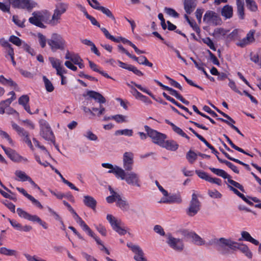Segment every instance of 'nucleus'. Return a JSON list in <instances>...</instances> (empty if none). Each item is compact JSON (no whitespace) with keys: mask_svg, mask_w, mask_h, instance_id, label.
I'll return each mask as SVG.
<instances>
[{"mask_svg":"<svg viewBox=\"0 0 261 261\" xmlns=\"http://www.w3.org/2000/svg\"><path fill=\"white\" fill-rule=\"evenodd\" d=\"M15 175L18 177L15 179L21 181H28L30 177L27 175V174L21 170H16L15 172Z\"/></svg>","mask_w":261,"mask_h":261,"instance_id":"21","label":"nucleus"},{"mask_svg":"<svg viewBox=\"0 0 261 261\" xmlns=\"http://www.w3.org/2000/svg\"><path fill=\"white\" fill-rule=\"evenodd\" d=\"M22 48L25 51L31 54L32 56H34L35 55L34 49L27 43L23 42Z\"/></svg>","mask_w":261,"mask_h":261,"instance_id":"56","label":"nucleus"},{"mask_svg":"<svg viewBox=\"0 0 261 261\" xmlns=\"http://www.w3.org/2000/svg\"><path fill=\"white\" fill-rule=\"evenodd\" d=\"M218 160L221 163L225 164L227 166H228L229 168H230L236 173H237V174L239 173V170H238L237 167L236 166L233 164H232L231 162H230L227 160H222V159H220L219 157H218Z\"/></svg>","mask_w":261,"mask_h":261,"instance_id":"23","label":"nucleus"},{"mask_svg":"<svg viewBox=\"0 0 261 261\" xmlns=\"http://www.w3.org/2000/svg\"><path fill=\"white\" fill-rule=\"evenodd\" d=\"M17 213L18 216L22 218L34 222L37 215H32L24 211L21 208H17Z\"/></svg>","mask_w":261,"mask_h":261,"instance_id":"16","label":"nucleus"},{"mask_svg":"<svg viewBox=\"0 0 261 261\" xmlns=\"http://www.w3.org/2000/svg\"><path fill=\"white\" fill-rule=\"evenodd\" d=\"M101 166L104 168L110 169V170L108 171V173H113L115 175L116 177L117 174L115 171L117 170L118 168H120V167L117 166H115L114 167L112 164L109 163H102L101 164Z\"/></svg>","mask_w":261,"mask_h":261,"instance_id":"33","label":"nucleus"},{"mask_svg":"<svg viewBox=\"0 0 261 261\" xmlns=\"http://www.w3.org/2000/svg\"><path fill=\"white\" fill-rule=\"evenodd\" d=\"M43 80L46 91L48 92H51L54 90V87L51 82L45 76H43Z\"/></svg>","mask_w":261,"mask_h":261,"instance_id":"29","label":"nucleus"},{"mask_svg":"<svg viewBox=\"0 0 261 261\" xmlns=\"http://www.w3.org/2000/svg\"><path fill=\"white\" fill-rule=\"evenodd\" d=\"M221 14L226 19L230 18L233 15L232 7L228 5L224 6L221 10Z\"/></svg>","mask_w":261,"mask_h":261,"instance_id":"18","label":"nucleus"},{"mask_svg":"<svg viewBox=\"0 0 261 261\" xmlns=\"http://www.w3.org/2000/svg\"><path fill=\"white\" fill-rule=\"evenodd\" d=\"M39 42L42 48L45 47L46 46V40L45 37L41 33L38 34Z\"/></svg>","mask_w":261,"mask_h":261,"instance_id":"57","label":"nucleus"},{"mask_svg":"<svg viewBox=\"0 0 261 261\" xmlns=\"http://www.w3.org/2000/svg\"><path fill=\"white\" fill-rule=\"evenodd\" d=\"M238 31L234 30L231 33L227 35V38L229 41L234 40L238 39Z\"/></svg>","mask_w":261,"mask_h":261,"instance_id":"54","label":"nucleus"},{"mask_svg":"<svg viewBox=\"0 0 261 261\" xmlns=\"http://www.w3.org/2000/svg\"><path fill=\"white\" fill-rule=\"evenodd\" d=\"M63 203L68 208L69 211H70L71 213L73 214V218L75 221L80 217L68 202L64 200Z\"/></svg>","mask_w":261,"mask_h":261,"instance_id":"43","label":"nucleus"},{"mask_svg":"<svg viewBox=\"0 0 261 261\" xmlns=\"http://www.w3.org/2000/svg\"><path fill=\"white\" fill-rule=\"evenodd\" d=\"M84 136L91 141H96L98 139L96 135L94 134L91 131L88 130Z\"/></svg>","mask_w":261,"mask_h":261,"instance_id":"53","label":"nucleus"},{"mask_svg":"<svg viewBox=\"0 0 261 261\" xmlns=\"http://www.w3.org/2000/svg\"><path fill=\"white\" fill-rule=\"evenodd\" d=\"M209 169L214 174L223 177L224 179H227L230 177V175L228 174L224 170L220 169H217L213 167H210Z\"/></svg>","mask_w":261,"mask_h":261,"instance_id":"19","label":"nucleus"},{"mask_svg":"<svg viewBox=\"0 0 261 261\" xmlns=\"http://www.w3.org/2000/svg\"><path fill=\"white\" fill-rule=\"evenodd\" d=\"M117 205L121 208L122 210L127 211L129 208V204L126 202V201L122 199L120 195H117Z\"/></svg>","mask_w":261,"mask_h":261,"instance_id":"20","label":"nucleus"},{"mask_svg":"<svg viewBox=\"0 0 261 261\" xmlns=\"http://www.w3.org/2000/svg\"><path fill=\"white\" fill-rule=\"evenodd\" d=\"M169 203H180L182 201L181 197L179 195L172 194L168 196Z\"/></svg>","mask_w":261,"mask_h":261,"instance_id":"32","label":"nucleus"},{"mask_svg":"<svg viewBox=\"0 0 261 261\" xmlns=\"http://www.w3.org/2000/svg\"><path fill=\"white\" fill-rule=\"evenodd\" d=\"M203 21L207 23L213 25H220L222 23V20L219 15L213 11H207L203 16Z\"/></svg>","mask_w":261,"mask_h":261,"instance_id":"9","label":"nucleus"},{"mask_svg":"<svg viewBox=\"0 0 261 261\" xmlns=\"http://www.w3.org/2000/svg\"><path fill=\"white\" fill-rule=\"evenodd\" d=\"M237 5V13L239 17L241 19H244L245 16L244 13V2H239Z\"/></svg>","mask_w":261,"mask_h":261,"instance_id":"28","label":"nucleus"},{"mask_svg":"<svg viewBox=\"0 0 261 261\" xmlns=\"http://www.w3.org/2000/svg\"><path fill=\"white\" fill-rule=\"evenodd\" d=\"M133 132L132 129H124L122 130H117L115 132V135H125L127 136H132L133 135Z\"/></svg>","mask_w":261,"mask_h":261,"instance_id":"36","label":"nucleus"},{"mask_svg":"<svg viewBox=\"0 0 261 261\" xmlns=\"http://www.w3.org/2000/svg\"><path fill=\"white\" fill-rule=\"evenodd\" d=\"M218 120L226 123L227 124L229 125L233 129L236 130L239 135L244 137V135L241 132L239 129L232 124H231L227 120H225L222 118H218Z\"/></svg>","mask_w":261,"mask_h":261,"instance_id":"44","label":"nucleus"},{"mask_svg":"<svg viewBox=\"0 0 261 261\" xmlns=\"http://www.w3.org/2000/svg\"><path fill=\"white\" fill-rule=\"evenodd\" d=\"M29 101V97L27 95H23L18 99V103L22 106L26 105Z\"/></svg>","mask_w":261,"mask_h":261,"instance_id":"51","label":"nucleus"},{"mask_svg":"<svg viewBox=\"0 0 261 261\" xmlns=\"http://www.w3.org/2000/svg\"><path fill=\"white\" fill-rule=\"evenodd\" d=\"M122 42L124 44H127L132 46L134 49L135 52L138 55L144 54L145 53L144 51L139 49L134 43L125 38L123 37Z\"/></svg>","mask_w":261,"mask_h":261,"instance_id":"30","label":"nucleus"},{"mask_svg":"<svg viewBox=\"0 0 261 261\" xmlns=\"http://www.w3.org/2000/svg\"><path fill=\"white\" fill-rule=\"evenodd\" d=\"M13 21L15 23V24L18 25V27L20 28H24L25 27V25L24 24V21H21L17 16L14 15L13 16Z\"/></svg>","mask_w":261,"mask_h":261,"instance_id":"62","label":"nucleus"},{"mask_svg":"<svg viewBox=\"0 0 261 261\" xmlns=\"http://www.w3.org/2000/svg\"><path fill=\"white\" fill-rule=\"evenodd\" d=\"M181 235L185 237L186 239H191L192 236L194 232L190 231L186 229H184L180 231Z\"/></svg>","mask_w":261,"mask_h":261,"instance_id":"60","label":"nucleus"},{"mask_svg":"<svg viewBox=\"0 0 261 261\" xmlns=\"http://www.w3.org/2000/svg\"><path fill=\"white\" fill-rule=\"evenodd\" d=\"M47 43L51 50L55 51L57 49L63 50L65 48L66 42L60 35L54 33L51 35V39L48 40Z\"/></svg>","mask_w":261,"mask_h":261,"instance_id":"5","label":"nucleus"},{"mask_svg":"<svg viewBox=\"0 0 261 261\" xmlns=\"http://www.w3.org/2000/svg\"><path fill=\"white\" fill-rule=\"evenodd\" d=\"M227 181L231 185L233 186L234 187H236L237 188H238L242 192H245L244 187L241 184H240L239 182L231 179V176H230V177H229V178H228Z\"/></svg>","mask_w":261,"mask_h":261,"instance_id":"46","label":"nucleus"},{"mask_svg":"<svg viewBox=\"0 0 261 261\" xmlns=\"http://www.w3.org/2000/svg\"><path fill=\"white\" fill-rule=\"evenodd\" d=\"M13 129L16 130L18 134L23 137H27V135H29V133L25 130L23 128L18 126L17 124L13 123L12 125Z\"/></svg>","mask_w":261,"mask_h":261,"instance_id":"27","label":"nucleus"},{"mask_svg":"<svg viewBox=\"0 0 261 261\" xmlns=\"http://www.w3.org/2000/svg\"><path fill=\"white\" fill-rule=\"evenodd\" d=\"M83 202L87 207H89L93 210H95L97 202L93 197L88 195L84 196Z\"/></svg>","mask_w":261,"mask_h":261,"instance_id":"15","label":"nucleus"},{"mask_svg":"<svg viewBox=\"0 0 261 261\" xmlns=\"http://www.w3.org/2000/svg\"><path fill=\"white\" fill-rule=\"evenodd\" d=\"M161 147L165 148L167 150L175 151L178 149V145L175 141L167 140L164 141L163 146H161Z\"/></svg>","mask_w":261,"mask_h":261,"instance_id":"17","label":"nucleus"},{"mask_svg":"<svg viewBox=\"0 0 261 261\" xmlns=\"http://www.w3.org/2000/svg\"><path fill=\"white\" fill-rule=\"evenodd\" d=\"M184 17L185 18L186 20L188 22V23H189L190 26L192 28H193V29L196 31V32L197 33H199L200 32V29L198 26H197V24H196V23L195 22H193L191 21L190 20L187 14H185Z\"/></svg>","mask_w":261,"mask_h":261,"instance_id":"49","label":"nucleus"},{"mask_svg":"<svg viewBox=\"0 0 261 261\" xmlns=\"http://www.w3.org/2000/svg\"><path fill=\"white\" fill-rule=\"evenodd\" d=\"M172 129L174 132L182 136V137H184L188 140L190 139V137L180 128L178 127L176 125H175L172 127Z\"/></svg>","mask_w":261,"mask_h":261,"instance_id":"41","label":"nucleus"},{"mask_svg":"<svg viewBox=\"0 0 261 261\" xmlns=\"http://www.w3.org/2000/svg\"><path fill=\"white\" fill-rule=\"evenodd\" d=\"M40 135L45 140L48 141H51L56 146V147L58 148V146L56 145L55 136L50 127H49L48 129L40 130Z\"/></svg>","mask_w":261,"mask_h":261,"instance_id":"11","label":"nucleus"},{"mask_svg":"<svg viewBox=\"0 0 261 261\" xmlns=\"http://www.w3.org/2000/svg\"><path fill=\"white\" fill-rule=\"evenodd\" d=\"M90 97L97 100L100 104L105 103L106 102V98L99 93L94 91H88L87 93Z\"/></svg>","mask_w":261,"mask_h":261,"instance_id":"14","label":"nucleus"},{"mask_svg":"<svg viewBox=\"0 0 261 261\" xmlns=\"http://www.w3.org/2000/svg\"><path fill=\"white\" fill-rule=\"evenodd\" d=\"M197 154L194 151L189 150L186 154V158L190 163H193L197 159Z\"/></svg>","mask_w":261,"mask_h":261,"instance_id":"38","label":"nucleus"},{"mask_svg":"<svg viewBox=\"0 0 261 261\" xmlns=\"http://www.w3.org/2000/svg\"><path fill=\"white\" fill-rule=\"evenodd\" d=\"M9 3L15 8L26 9L29 11L37 5L36 3L31 0H10Z\"/></svg>","mask_w":261,"mask_h":261,"instance_id":"8","label":"nucleus"},{"mask_svg":"<svg viewBox=\"0 0 261 261\" xmlns=\"http://www.w3.org/2000/svg\"><path fill=\"white\" fill-rule=\"evenodd\" d=\"M167 240L166 243L173 250L181 252L184 248V244L181 239L173 237L170 233L166 234Z\"/></svg>","mask_w":261,"mask_h":261,"instance_id":"7","label":"nucleus"},{"mask_svg":"<svg viewBox=\"0 0 261 261\" xmlns=\"http://www.w3.org/2000/svg\"><path fill=\"white\" fill-rule=\"evenodd\" d=\"M247 8L252 12H256L258 10L257 5L254 0H245Z\"/></svg>","mask_w":261,"mask_h":261,"instance_id":"24","label":"nucleus"},{"mask_svg":"<svg viewBox=\"0 0 261 261\" xmlns=\"http://www.w3.org/2000/svg\"><path fill=\"white\" fill-rule=\"evenodd\" d=\"M76 222L81 226L84 231L87 232L88 230H90V227L85 223L81 217L78 218L76 220Z\"/></svg>","mask_w":261,"mask_h":261,"instance_id":"52","label":"nucleus"},{"mask_svg":"<svg viewBox=\"0 0 261 261\" xmlns=\"http://www.w3.org/2000/svg\"><path fill=\"white\" fill-rule=\"evenodd\" d=\"M134 153L125 152L123 155V167L125 171H130L133 168Z\"/></svg>","mask_w":261,"mask_h":261,"instance_id":"10","label":"nucleus"},{"mask_svg":"<svg viewBox=\"0 0 261 261\" xmlns=\"http://www.w3.org/2000/svg\"><path fill=\"white\" fill-rule=\"evenodd\" d=\"M68 8V5L64 3H59L56 5L55 10H58L60 13H64Z\"/></svg>","mask_w":261,"mask_h":261,"instance_id":"35","label":"nucleus"},{"mask_svg":"<svg viewBox=\"0 0 261 261\" xmlns=\"http://www.w3.org/2000/svg\"><path fill=\"white\" fill-rule=\"evenodd\" d=\"M32 15L33 16L29 19V21L30 23L40 28H46V26L43 22H46L49 18L50 14L48 11H34L32 13Z\"/></svg>","mask_w":261,"mask_h":261,"instance_id":"3","label":"nucleus"},{"mask_svg":"<svg viewBox=\"0 0 261 261\" xmlns=\"http://www.w3.org/2000/svg\"><path fill=\"white\" fill-rule=\"evenodd\" d=\"M62 14H63L60 13L58 10H55L51 19L50 20V23L53 25L57 24L59 22V20L60 19Z\"/></svg>","mask_w":261,"mask_h":261,"instance_id":"25","label":"nucleus"},{"mask_svg":"<svg viewBox=\"0 0 261 261\" xmlns=\"http://www.w3.org/2000/svg\"><path fill=\"white\" fill-rule=\"evenodd\" d=\"M138 63L141 65L147 66L152 67L153 64L152 63L149 62L146 57L144 56H141L138 58Z\"/></svg>","mask_w":261,"mask_h":261,"instance_id":"34","label":"nucleus"},{"mask_svg":"<svg viewBox=\"0 0 261 261\" xmlns=\"http://www.w3.org/2000/svg\"><path fill=\"white\" fill-rule=\"evenodd\" d=\"M250 56L251 61L261 67V59L259 58L258 54L251 53Z\"/></svg>","mask_w":261,"mask_h":261,"instance_id":"45","label":"nucleus"},{"mask_svg":"<svg viewBox=\"0 0 261 261\" xmlns=\"http://www.w3.org/2000/svg\"><path fill=\"white\" fill-rule=\"evenodd\" d=\"M99 11L102 12L103 14H105L108 17L111 18L115 22L116 21L115 17L114 16L112 13L109 9L102 6L101 8H100Z\"/></svg>","mask_w":261,"mask_h":261,"instance_id":"39","label":"nucleus"},{"mask_svg":"<svg viewBox=\"0 0 261 261\" xmlns=\"http://www.w3.org/2000/svg\"><path fill=\"white\" fill-rule=\"evenodd\" d=\"M165 11L167 14L172 16L175 18H177L179 16V14L174 9L172 8L165 7Z\"/></svg>","mask_w":261,"mask_h":261,"instance_id":"55","label":"nucleus"},{"mask_svg":"<svg viewBox=\"0 0 261 261\" xmlns=\"http://www.w3.org/2000/svg\"><path fill=\"white\" fill-rule=\"evenodd\" d=\"M195 172L200 178L209 182L211 177L206 172L200 170H196Z\"/></svg>","mask_w":261,"mask_h":261,"instance_id":"40","label":"nucleus"},{"mask_svg":"<svg viewBox=\"0 0 261 261\" xmlns=\"http://www.w3.org/2000/svg\"><path fill=\"white\" fill-rule=\"evenodd\" d=\"M7 156L13 162L19 163H28V160L19 155L15 150L11 149L7 154Z\"/></svg>","mask_w":261,"mask_h":261,"instance_id":"12","label":"nucleus"},{"mask_svg":"<svg viewBox=\"0 0 261 261\" xmlns=\"http://www.w3.org/2000/svg\"><path fill=\"white\" fill-rule=\"evenodd\" d=\"M117 174V177L120 178L122 180H125L128 185L140 187L139 175L134 172H125V171L121 168H118L115 171Z\"/></svg>","mask_w":261,"mask_h":261,"instance_id":"2","label":"nucleus"},{"mask_svg":"<svg viewBox=\"0 0 261 261\" xmlns=\"http://www.w3.org/2000/svg\"><path fill=\"white\" fill-rule=\"evenodd\" d=\"M201 203L198 199L197 195L193 193L190 201L189 206L186 210V214L190 217H193L196 215L200 211Z\"/></svg>","mask_w":261,"mask_h":261,"instance_id":"6","label":"nucleus"},{"mask_svg":"<svg viewBox=\"0 0 261 261\" xmlns=\"http://www.w3.org/2000/svg\"><path fill=\"white\" fill-rule=\"evenodd\" d=\"M40 130L48 129L50 127L48 123L45 120L41 119L39 121Z\"/></svg>","mask_w":261,"mask_h":261,"instance_id":"64","label":"nucleus"},{"mask_svg":"<svg viewBox=\"0 0 261 261\" xmlns=\"http://www.w3.org/2000/svg\"><path fill=\"white\" fill-rule=\"evenodd\" d=\"M48 59L53 67L54 68H55L56 70H57V69H59L60 68L62 67L61 62L60 60L56 59L54 57H49Z\"/></svg>","mask_w":261,"mask_h":261,"instance_id":"31","label":"nucleus"},{"mask_svg":"<svg viewBox=\"0 0 261 261\" xmlns=\"http://www.w3.org/2000/svg\"><path fill=\"white\" fill-rule=\"evenodd\" d=\"M228 79L229 81L228 83L229 87L236 92L242 95V93H241V92L237 88L235 82L233 81L230 79L229 78H228Z\"/></svg>","mask_w":261,"mask_h":261,"instance_id":"59","label":"nucleus"},{"mask_svg":"<svg viewBox=\"0 0 261 261\" xmlns=\"http://www.w3.org/2000/svg\"><path fill=\"white\" fill-rule=\"evenodd\" d=\"M255 31L253 30H250L249 33L247 34L246 37L245 38L248 42L250 43L254 41V34Z\"/></svg>","mask_w":261,"mask_h":261,"instance_id":"58","label":"nucleus"},{"mask_svg":"<svg viewBox=\"0 0 261 261\" xmlns=\"http://www.w3.org/2000/svg\"><path fill=\"white\" fill-rule=\"evenodd\" d=\"M208 194L210 197L214 198H220L222 196L221 194L217 190H209L208 192Z\"/></svg>","mask_w":261,"mask_h":261,"instance_id":"61","label":"nucleus"},{"mask_svg":"<svg viewBox=\"0 0 261 261\" xmlns=\"http://www.w3.org/2000/svg\"><path fill=\"white\" fill-rule=\"evenodd\" d=\"M9 40L10 42L18 46H21L23 42L19 38L14 35H11Z\"/></svg>","mask_w":261,"mask_h":261,"instance_id":"37","label":"nucleus"},{"mask_svg":"<svg viewBox=\"0 0 261 261\" xmlns=\"http://www.w3.org/2000/svg\"><path fill=\"white\" fill-rule=\"evenodd\" d=\"M107 219L110 222L113 228L119 224L117 220L112 215L108 214L107 216Z\"/></svg>","mask_w":261,"mask_h":261,"instance_id":"47","label":"nucleus"},{"mask_svg":"<svg viewBox=\"0 0 261 261\" xmlns=\"http://www.w3.org/2000/svg\"><path fill=\"white\" fill-rule=\"evenodd\" d=\"M208 244L216 245L217 250L223 255L228 254L230 250L236 251L239 250L249 258H251L252 256V254L247 245L234 241L231 239H214L212 240Z\"/></svg>","mask_w":261,"mask_h":261,"instance_id":"1","label":"nucleus"},{"mask_svg":"<svg viewBox=\"0 0 261 261\" xmlns=\"http://www.w3.org/2000/svg\"><path fill=\"white\" fill-rule=\"evenodd\" d=\"M202 41L213 50L215 51L216 50V48L215 46L213 41L210 37H206L204 39H202Z\"/></svg>","mask_w":261,"mask_h":261,"instance_id":"48","label":"nucleus"},{"mask_svg":"<svg viewBox=\"0 0 261 261\" xmlns=\"http://www.w3.org/2000/svg\"><path fill=\"white\" fill-rule=\"evenodd\" d=\"M144 129L147 132V135L151 138L153 143L160 146H163L165 140L167 138V136L165 134L153 129L148 125H145Z\"/></svg>","mask_w":261,"mask_h":261,"instance_id":"4","label":"nucleus"},{"mask_svg":"<svg viewBox=\"0 0 261 261\" xmlns=\"http://www.w3.org/2000/svg\"><path fill=\"white\" fill-rule=\"evenodd\" d=\"M84 12L86 18L90 20L92 24L96 25L98 28H100L99 23L96 20V19L94 17L89 15L86 11H84Z\"/></svg>","mask_w":261,"mask_h":261,"instance_id":"50","label":"nucleus"},{"mask_svg":"<svg viewBox=\"0 0 261 261\" xmlns=\"http://www.w3.org/2000/svg\"><path fill=\"white\" fill-rule=\"evenodd\" d=\"M28 199H29L32 202V203L37 207L41 209L43 208V206L41 205L40 202L36 199L34 197H33L32 195L29 196Z\"/></svg>","mask_w":261,"mask_h":261,"instance_id":"63","label":"nucleus"},{"mask_svg":"<svg viewBox=\"0 0 261 261\" xmlns=\"http://www.w3.org/2000/svg\"><path fill=\"white\" fill-rule=\"evenodd\" d=\"M127 117L122 115H116L112 116V119L115 120L117 123L127 122Z\"/></svg>","mask_w":261,"mask_h":261,"instance_id":"42","label":"nucleus"},{"mask_svg":"<svg viewBox=\"0 0 261 261\" xmlns=\"http://www.w3.org/2000/svg\"><path fill=\"white\" fill-rule=\"evenodd\" d=\"M0 253L8 256H16L17 255V251L6 247H1L0 248Z\"/></svg>","mask_w":261,"mask_h":261,"instance_id":"26","label":"nucleus"},{"mask_svg":"<svg viewBox=\"0 0 261 261\" xmlns=\"http://www.w3.org/2000/svg\"><path fill=\"white\" fill-rule=\"evenodd\" d=\"M192 242L196 245L201 246L205 245V241L203 240L199 235L194 232L193 236H192Z\"/></svg>","mask_w":261,"mask_h":261,"instance_id":"22","label":"nucleus"},{"mask_svg":"<svg viewBox=\"0 0 261 261\" xmlns=\"http://www.w3.org/2000/svg\"><path fill=\"white\" fill-rule=\"evenodd\" d=\"M196 6V0H185L184 1V9L188 14L193 12Z\"/></svg>","mask_w":261,"mask_h":261,"instance_id":"13","label":"nucleus"}]
</instances>
